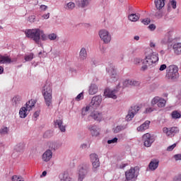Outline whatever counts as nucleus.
<instances>
[{"label": "nucleus", "instance_id": "nucleus-1", "mask_svg": "<svg viewBox=\"0 0 181 181\" xmlns=\"http://www.w3.org/2000/svg\"><path fill=\"white\" fill-rule=\"evenodd\" d=\"M42 93L47 107H50L53 104V90H52L50 83H46L44 86Z\"/></svg>", "mask_w": 181, "mask_h": 181}, {"label": "nucleus", "instance_id": "nucleus-2", "mask_svg": "<svg viewBox=\"0 0 181 181\" xmlns=\"http://www.w3.org/2000/svg\"><path fill=\"white\" fill-rule=\"evenodd\" d=\"M165 78L168 80L175 81L179 78V68L176 65H170L166 69Z\"/></svg>", "mask_w": 181, "mask_h": 181}, {"label": "nucleus", "instance_id": "nucleus-3", "mask_svg": "<svg viewBox=\"0 0 181 181\" xmlns=\"http://www.w3.org/2000/svg\"><path fill=\"white\" fill-rule=\"evenodd\" d=\"M25 35L27 37L33 39V40H34V42H35L37 45H40V29L35 28L32 30H28L25 32Z\"/></svg>", "mask_w": 181, "mask_h": 181}, {"label": "nucleus", "instance_id": "nucleus-4", "mask_svg": "<svg viewBox=\"0 0 181 181\" xmlns=\"http://www.w3.org/2000/svg\"><path fill=\"white\" fill-rule=\"evenodd\" d=\"M139 175V168L134 167L125 172L126 180L135 181Z\"/></svg>", "mask_w": 181, "mask_h": 181}, {"label": "nucleus", "instance_id": "nucleus-5", "mask_svg": "<svg viewBox=\"0 0 181 181\" xmlns=\"http://www.w3.org/2000/svg\"><path fill=\"white\" fill-rule=\"evenodd\" d=\"M101 103H103V97L101 95H96L92 98L88 106L90 107V111H95V110L100 108Z\"/></svg>", "mask_w": 181, "mask_h": 181}, {"label": "nucleus", "instance_id": "nucleus-6", "mask_svg": "<svg viewBox=\"0 0 181 181\" xmlns=\"http://www.w3.org/2000/svg\"><path fill=\"white\" fill-rule=\"evenodd\" d=\"M159 62V55L156 53H151L146 55L143 61V64H148V66H152L155 63Z\"/></svg>", "mask_w": 181, "mask_h": 181}, {"label": "nucleus", "instance_id": "nucleus-7", "mask_svg": "<svg viewBox=\"0 0 181 181\" xmlns=\"http://www.w3.org/2000/svg\"><path fill=\"white\" fill-rule=\"evenodd\" d=\"M106 70L108 74H110L112 81H117V80H118V75H117V69H115V66H114L113 64H109L106 67Z\"/></svg>", "mask_w": 181, "mask_h": 181}, {"label": "nucleus", "instance_id": "nucleus-8", "mask_svg": "<svg viewBox=\"0 0 181 181\" xmlns=\"http://www.w3.org/2000/svg\"><path fill=\"white\" fill-rule=\"evenodd\" d=\"M158 105L159 108H163L166 105V100L159 96H156L151 100V105Z\"/></svg>", "mask_w": 181, "mask_h": 181}, {"label": "nucleus", "instance_id": "nucleus-9", "mask_svg": "<svg viewBox=\"0 0 181 181\" xmlns=\"http://www.w3.org/2000/svg\"><path fill=\"white\" fill-rule=\"evenodd\" d=\"M141 110V107L138 105L132 106L131 108L129 110L128 115L126 116V119L127 121H132V118L135 117L136 114L138 113V111Z\"/></svg>", "mask_w": 181, "mask_h": 181}, {"label": "nucleus", "instance_id": "nucleus-10", "mask_svg": "<svg viewBox=\"0 0 181 181\" xmlns=\"http://www.w3.org/2000/svg\"><path fill=\"white\" fill-rule=\"evenodd\" d=\"M99 36L104 43L107 44L111 42V35H110L107 30H100L99 31Z\"/></svg>", "mask_w": 181, "mask_h": 181}, {"label": "nucleus", "instance_id": "nucleus-11", "mask_svg": "<svg viewBox=\"0 0 181 181\" xmlns=\"http://www.w3.org/2000/svg\"><path fill=\"white\" fill-rule=\"evenodd\" d=\"M163 132L167 135V136H175L176 134H179V128L176 127H163Z\"/></svg>", "mask_w": 181, "mask_h": 181}, {"label": "nucleus", "instance_id": "nucleus-12", "mask_svg": "<svg viewBox=\"0 0 181 181\" xmlns=\"http://www.w3.org/2000/svg\"><path fill=\"white\" fill-rule=\"evenodd\" d=\"M90 162H92L93 165V170L95 172L98 168H100V158H98V156L95 153H91L90 155Z\"/></svg>", "mask_w": 181, "mask_h": 181}, {"label": "nucleus", "instance_id": "nucleus-13", "mask_svg": "<svg viewBox=\"0 0 181 181\" xmlns=\"http://www.w3.org/2000/svg\"><path fill=\"white\" fill-rule=\"evenodd\" d=\"M143 141L144 142V146L149 148V146L153 144L154 140L153 138H152V136H151V134L147 133L143 135Z\"/></svg>", "mask_w": 181, "mask_h": 181}, {"label": "nucleus", "instance_id": "nucleus-14", "mask_svg": "<svg viewBox=\"0 0 181 181\" xmlns=\"http://www.w3.org/2000/svg\"><path fill=\"white\" fill-rule=\"evenodd\" d=\"M88 173V168L87 167H81L78 170V181L84 180V177H86V175Z\"/></svg>", "mask_w": 181, "mask_h": 181}, {"label": "nucleus", "instance_id": "nucleus-15", "mask_svg": "<svg viewBox=\"0 0 181 181\" xmlns=\"http://www.w3.org/2000/svg\"><path fill=\"white\" fill-rule=\"evenodd\" d=\"M92 136H98L100 135V131H98V127L96 125L92 124L88 127Z\"/></svg>", "mask_w": 181, "mask_h": 181}, {"label": "nucleus", "instance_id": "nucleus-16", "mask_svg": "<svg viewBox=\"0 0 181 181\" xmlns=\"http://www.w3.org/2000/svg\"><path fill=\"white\" fill-rule=\"evenodd\" d=\"M52 156L53 153L52 152V150L48 149L42 154V160H44V162H49Z\"/></svg>", "mask_w": 181, "mask_h": 181}, {"label": "nucleus", "instance_id": "nucleus-17", "mask_svg": "<svg viewBox=\"0 0 181 181\" xmlns=\"http://www.w3.org/2000/svg\"><path fill=\"white\" fill-rule=\"evenodd\" d=\"M158 166H159V160L158 159L151 160L148 164V168L150 170H156V169H158Z\"/></svg>", "mask_w": 181, "mask_h": 181}, {"label": "nucleus", "instance_id": "nucleus-18", "mask_svg": "<svg viewBox=\"0 0 181 181\" xmlns=\"http://www.w3.org/2000/svg\"><path fill=\"white\" fill-rule=\"evenodd\" d=\"M117 90H111L110 89H105V95L108 98H113V100H117V95H115Z\"/></svg>", "mask_w": 181, "mask_h": 181}, {"label": "nucleus", "instance_id": "nucleus-19", "mask_svg": "<svg viewBox=\"0 0 181 181\" xmlns=\"http://www.w3.org/2000/svg\"><path fill=\"white\" fill-rule=\"evenodd\" d=\"M173 50L174 52V54L176 56H179L181 54V42H176L173 45Z\"/></svg>", "mask_w": 181, "mask_h": 181}, {"label": "nucleus", "instance_id": "nucleus-20", "mask_svg": "<svg viewBox=\"0 0 181 181\" xmlns=\"http://www.w3.org/2000/svg\"><path fill=\"white\" fill-rule=\"evenodd\" d=\"M54 125L57 128H59V129H60L61 132H66V126L63 125V120L57 119L54 122Z\"/></svg>", "mask_w": 181, "mask_h": 181}, {"label": "nucleus", "instance_id": "nucleus-21", "mask_svg": "<svg viewBox=\"0 0 181 181\" xmlns=\"http://www.w3.org/2000/svg\"><path fill=\"white\" fill-rule=\"evenodd\" d=\"M47 146L49 148V149H51V151H56L57 149L59 148L60 144H59L57 142L49 141L47 143Z\"/></svg>", "mask_w": 181, "mask_h": 181}, {"label": "nucleus", "instance_id": "nucleus-22", "mask_svg": "<svg viewBox=\"0 0 181 181\" xmlns=\"http://www.w3.org/2000/svg\"><path fill=\"white\" fill-rule=\"evenodd\" d=\"M60 181H74L73 178L70 177L69 173L64 172L63 174L59 175Z\"/></svg>", "mask_w": 181, "mask_h": 181}, {"label": "nucleus", "instance_id": "nucleus-23", "mask_svg": "<svg viewBox=\"0 0 181 181\" xmlns=\"http://www.w3.org/2000/svg\"><path fill=\"white\" fill-rule=\"evenodd\" d=\"M149 124H151V122L148 120H146L140 127H137V131H139V132H142L146 129H148V128H149Z\"/></svg>", "mask_w": 181, "mask_h": 181}, {"label": "nucleus", "instance_id": "nucleus-24", "mask_svg": "<svg viewBox=\"0 0 181 181\" xmlns=\"http://www.w3.org/2000/svg\"><path fill=\"white\" fill-rule=\"evenodd\" d=\"M139 84V82L136 81H131V80H126L123 81V88H125V87H128V86H138Z\"/></svg>", "mask_w": 181, "mask_h": 181}, {"label": "nucleus", "instance_id": "nucleus-25", "mask_svg": "<svg viewBox=\"0 0 181 181\" xmlns=\"http://www.w3.org/2000/svg\"><path fill=\"white\" fill-rule=\"evenodd\" d=\"M29 110L25 107H23L19 110V115L21 118H26L28 117V112Z\"/></svg>", "mask_w": 181, "mask_h": 181}, {"label": "nucleus", "instance_id": "nucleus-26", "mask_svg": "<svg viewBox=\"0 0 181 181\" xmlns=\"http://www.w3.org/2000/svg\"><path fill=\"white\" fill-rule=\"evenodd\" d=\"M76 5L81 8H85L88 5V0H75Z\"/></svg>", "mask_w": 181, "mask_h": 181}, {"label": "nucleus", "instance_id": "nucleus-27", "mask_svg": "<svg viewBox=\"0 0 181 181\" xmlns=\"http://www.w3.org/2000/svg\"><path fill=\"white\" fill-rule=\"evenodd\" d=\"M128 18L129 21H131V22H137V21H139L140 16L139 14L132 13L129 15Z\"/></svg>", "mask_w": 181, "mask_h": 181}, {"label": "nucleus", "instance_id": "nucleus-28", "mask_svg": "<svg viewBox=\"0 0 181 181\" xmlns=\"http://www.w3.org/2000/svg\"><path fill=\"white\" fill-rule=\"evenodd\" d=\"M35 104H36V102L33 100H30L26 103L25 107L28 110V112L35 107Z\"/></svg>", "mask_w": 181, "mask_h": 181}, {"label": "nucleus", "instance_id": "nucleus-29", "mask_svg": "<svg viewBox=\"0 0 181 181\" xmlns=\"http://www.w3.org/2000/svg\"><path fill=\"white\" fill-rule=\"evenodd\" d=\"M79 57L81 60H86V59H87V49H86V48L81 49Z\"/></svg>", "mask_w": 181, "mask_h": 181}, {"label": "nucleus", "instance_id": "nucleus-30", "mask_svg": "<svg viewBox=\"0 0 181 181\" xmlns=\"http://www.w3.org/2000/svg\"><path fill=\"white\" fill-rule=\"evenodd\" d=\"M90 117H92V118L96 121H101V118H103L101 113H98V112H92Z\"/></svg>", "mask_w": 181, "mask_h": 181}, {"label": "nucleus", "instance_id": "nucleus-31", "mask_svg": "<svg viewBox=\"0 0 181 181\" xmlns=\"http://www.w3.org/2000/svg\"><path fill=\"white\" fill-rule=\"evenodd\" d=\"M155 4L157 9H162L165 6V0H155Z\"/></svg>", "mask_w": 181, "mask_h": 181}, {"label": "nucleus", "instance_id": "nucleus-32", "mask_svg": "<svg viewBox=\"0 0 181 181\" xmlns=\"http://www.w3.org/2000/svg\"><path fill=\"white\" fill-rule=\"evenodd\" d=\"M12 60L9 58V57H4L0 55V64H8L11 63Z\"/></svg>", "mask_w": 181, "mask_h": 181}, {"label": "nucleus", "instance_id": "nucleus-33", "mask_svg": "<svg viewBox=\"0 0 181 181\" xmlns=\"http://www.w3.org/2000/svg\"><path fill=\"white\" fill-rule=\"evenodd\" d=\"M98 91V88L95 85H91L89 88V94L90 95H94V94H97Z\"/></svg>", "mask_w": 181, "mask_h": 181}, {"label": "nucleus", "instance_id": "nucleus-34", "mask_svg": "<svg viewBox=\"0 0 181 181\" xmlns=\"http://www.w3.org/2000/svg\"><path fill=\"white\" fill-rule=\"evenodd\" d=\"M173 119H179L181 117V114L177 110H174L171 113Z\"/></svg>", "mask_w": 181, "mask_h": 181}, {"label": "nucleus", "instance_id": "nucleus-35", "mask_svg": "<svg viewBox=\"0 0 181 181\" xmlns=\"http://www.w3.org/2000/svg\"><path fill=\"white\" fill-rule=\"evenodd\" d=\"M22 100V98L19 95H16L12 99V103L13 105H18V104H19V103H21Z\"/></svg>", "mask_w": 181, "mask_h": 181}, {"label": "nucleus", "instance_id": "nucleus-36", "mask_svg": "<svg viewBox=\"0 0 181 181\" xmlns=\"http://www.w3.org/2000/svg\"><path fill=\"white\" fill-rule=\"evenodd\" d=\"M124 126H117L115 129H113L114 134H118L119 132H121V131H124L125 129Z\"/></svg>", "mask_w": 181, "mask_h": 181}, {"label": "nucleus", "instance_id": "nucleus-37", "mask_svg": "<svg viewBox=\"0 0 181 181\" xmlns=\"http://www.w3.org/2000/svg\"><path fill=\"white\" fill-rule=\"evenodd\" d=\"M23 148H25L23 144H19L16 146L15 151H16V152H22V151H23Z\"/></svg>", "mask_w": 181, "mask_h": 181}, {"label": "nucleus", "instance_id": "nucleus-38", "mask_svg": "<svg viewBox=\"0 0 181 181\" xmlns=\"http://www.w3.org/2000/svg\"><path fill=\"white\" fill-rule=\"evenodd\" d=\"M74 8H76V4L71 1L68 3L65 6V9H69V10L74 9Z\"/></svg>", "mask_w": 181, "mask_h": 181}, {"label": "nucleus", "instance_id": "nucleus-39", "mask_svg": "<svg viewBox=\"0 0 181 181\" xmlns=\"http://www.w3.org/2000/svg\"><path fill=\"white\" fill-rule=\"evenodd\" d=\"M88 111H91V109L88 106H86L85 108L82 109V115L83 117L87 115L88 114Z\"/></svg>", "mask_w": 181, "mask_h": 181}, {"label": "nucleus", "instance_id": "nucleus-40", "mask_svg": "<svg viewBox=\"0 0 181 181\" xmlns=\"http://www.w3.org/2000/svg\"><path fill=\"white\" fill-rule=\"evenodd\" d=\"M13 181H25V179L22 176L13 175L12 177Z\"/></svg>", "mask_w": 181, "mask_h": 181}, {"label": "nucleus", "instance_id": "nucleus-41", "mask_svg": "<svg viewBox=\"0 0 181 181\" xmlns=\"http://www.w3.org/2000/svg\"><path fill=\"white\" fill-rule=\"evenodd\" d=\"M9 129H8V127H4L0 130V134L1 135H6V134H8Z\"/></svg>", "mask_w": 181, "mask_h": 181}, {"label": "nucleus", "instance_id": "nucleus-42", "mask_svg": "<svg viewBox=\"0 0 181 181\" xmlns=\"http://www.w3.org/2000/svg\"><path fill=\"white\" fill-rule=\"evenodd\" d=\"M48 38L49 40H56V39H57V35L55 33H51L48 35Z\"/></svg>", "mask_w": 181, "mask_h": 181}, {"label": "nucleus", "instance_id": "nucleus-43", "mask_svg": "<svg viewBox=\"0 0 181 181\" xmlns=\"http://www.w3.org/2000/svg\"><path fill=\"white\" fill-rule=\"evenodd\" d=\"M33 54L32 53L25 57V62H30V60H33Z\"/></svg>", "mask_w": 181, "mask_h": 181}, {"label": "nucleus", "instance_id": "nucleus-44", "mask_svg": "<svg viewBox=\"0 0 181 181\" xmlns=\"http://www.w3.org/2000/svg\"><path fill=\"white\" fill-rule=\"evenodd\" d=\"M117 142H118V138L117 137L107 141V144H109V145H111V144H117Z\"/></svg>", "mask_w": 181, "mask_h": 181}, {"label": "nucleus", "instance_id": "nucleus-45", "mask_svg": "<svg viewBox=\"0 0 181 181\" xmlns=\"http://www.w3.org/2000/svg\"><path fill=\"white\" fill-rule=\"evenodd\" d=\"M83 98H84V95H83V93H81L76 97V101H81Z\"/></svg>", "mask_w": 181, "mask_h": 181}, {"label": "nucleus", "instance_id": "nucleus-46", "mask_svg": "<svg viewBox=\"0 0 181 181\" xmlns=\"http://www.w3.org/2000/svg\"><path fill=\"white\" fill-rule=\"evenodd\" d=\"M40 36H41L42 40H46V39H47L46 34H45V33L42 30H40Z\"/></svg>", "mask_w": 181, "mask_h": 181}, {"label": "nucleus", "instance_id": "nucleus-47", "mask_svg": "<svg viewBox=\"0 0 181 181\" xmlns=\"http://www.w3.org/2000/svg\"><path fill=\"white\" fill-rule=\"evenodd\" d=\"M141 23H144V25H149L151 23V19L149 18H144L141 21Z\"/></svg>", "mask_w": 181, "mask_h": 181}, {"label": "nucleus", "instance_id": "nucleus-48", "mask_svg": "<svg viewBox=\"0 0 181 181\" xmlns=\"http://www.w3.org/2000/svg\"><path fill=\"white\" fill-rule=\"evenodd\" d=\"M175 148H176V144H173V145H171V146H169L167 148V151H168V152H171V151H172L173 149H175Z\"/></svg>", "mask_w": 181, "mask_h": 181}, {"label": "nucleus", "instance_id": "nucleus-49", "mask_svg": "<svg viewBox=\"0 0 181 181\" xmlns=\"http://www.w3.org/2000/svg\"><path fill=\"white\" fill-rule=\"evenodd\" d=\"M47 6H46V5H41L40 6V11L41 12H45V11H47Z\"/></svg>", "mask_w": 181, "mask_h": 181}, {"label": "nucleus", "instance_id": "nucleus-50", "mask_svg": "<svg viewBox=\"0 0 181 181\" xmlns=\"http://www.w3.org/2000/svg\"><path fill=\"white\" fill-rule=\"evenodd\" d=\"M176 4H177L176 1H175V0H173L170 1V5H171L173 9H176Z\"/></svg>", "mask_w": 181, "mask_h": 181}, {"label": "nucleus", "instance_id": "nucleus-51", "mask_svg": "<svg viewBox=\"0 0 181 181\" xmlns=\"http://www.w3.org/2000/svg\"><path fill=\"white\" fill-rule=\"evenodd\" d=\"M149 66L150 65L144 64V66H141V71H145V70H148V67H149Z\"/></svg>", "mask_w": 181, "mask_h": 181}, {"label": "nucleus", "instance_id": "nucleus-52", "mask_svg": "<svg viewBox=\"0 0 181 181\" xmlns=\"http://www.w3.org/2000/svg\"><path fill=\"white\" fill-rule=\"evenodd\" d=\"M166 69H167L166 64H162L160 65L159 70L160 71H163V70H166Z\"/></svg>", "mask_w": 181, "mask_h": 181}, {"label": "nucleus", "instance_id": "nucleus-53", "mask_svg": "<svg viewBox=\"0 0 181 181\" xmlns=\"http://www.w3.org/2000/svg\"><path fill=\"white\" fill-rule=\"evenodd\" d=\"M173 180L174 181H181V174L175 176L174 178H173Z\"/></svg>", "mask_w": 181, "mask_h": 181}, {"label": "nucleus", "instance_id": "nucleus-54", "mask_svg": "<svg viewBox=\"0 0 181 181\" xmlns=\"http://www.w3.org/2000/svg\"><path fill=\"white\" fill-rule=\"evenodd\" d=\"M148 29H150V30H155L156 29V25H155V24H151L148 26Z\"/></svg>", "mask_w": 181, "mask_h": 181}, {"label": "nucleus", "instance_id": "nucleus-55", "mask_svg": "<svg viewBox=\"0 0 181 181\" xmlns=\"http://www.w3.org/2000/svg\"><path fill=\"white\" fill-rule=\"evenodd\" d=\"M174 158L175 160H181V154H175Z\"/></svg>", "mask_w": 181, "mask_h": 181}, {"label": "nucleus", "instance_id": "nucleus-56", "mask_svg": "<svg viewBox=\"0 0 181 181\" xmlns=\"http://www.w3.org/2000/svg\"><path fill=\"white\" fill-rule=\"evenodd\" d=\"M142 62V59H139V58H136L134 59V63L135 64H139V63Z\"/></svg>", "mask_w": 181, "mask_h": 181}, {"label": "nucleus", "instance_id": "nucleus-57", "mask_svg": "<svg viewBox=\"0 0 181 181\" xmlns=\"http://www.w3.org/2000/svg\"><path fill=\"white\" fill-rule=\"evenodd\" d=\"M30 22H35V16H31L28 18Z\"/></svg>", "mask_w": 181, "mask_h": 181}, {"label": "nucleus", "instance_id": "nucleus-58", "mask_svg": "<svg viewBox=\"0 0 181 181\" xmlns=\"http://www.w3.org/2000/svg\"><path fill=\"white\" fill-rule=\"evenodd\" d=\"M42 18H44V19H49V18H50V13H47V14H45L42 16Z\"/></svg>", "mask_w": 181, "mask_h": 181}, {"label": "nucleus", "instance_id": "nucleus-59", "mask_svg": "<svg viewBox=\"0 0 181 181\" xmlns=\"http://www.w3.org/2000/svg\"><path fill=\"white\" fill-rule=\"evenodd\" d=\"M126 166H128L127 163H123L119 165V169H124V168H126Z\"/></svg>", "mask_w": 181, "mask_h": 181}, {"label": "nucleus", "instance_id": "nucleus-60", "mask_svg": "<svg viewBox=\"0 0 181 181\" xmlns=\"http://www.w3.org/2000/svg\"><path fill=\"white\" fill-rule=\"evenodd\" d=\"M152 111H153V109L152 107H148L146 109V112H152Z\"/></svg>", "mask_w": 181, "mask_h": 181}, {"label": "nucleus", "instance_id": "nucleus-61", "mask_svg": "<svg viewBox=\"0 0 181 181\" xmlns=\"http://www.w3.org/2000/svg\"><path fill=\"white\" fill-rule=\"evenodd\" d=\"M39 112L38 111H37V112H35V113H34V115H33V117L35 118V119H36V118H37V117H39Z\"/></svg>", "mask_w": 181, "mask_h": 181}, {"label": "nucleus", "instance_id": "nucleus-62", "mask_svg": "<svg viewBox=\"0 0 181 181\" xmlns=\"http://www.w3.org/2000/svg\"><path fill=\"white\" fill-rule=\"evenodd\" d=\"M150 47H156L155 42H150Z\"/></svg>", "mask_w": 181, "mask_h": 181}, {"label": "nucleus", "instance_id": "nucleus-63", "mask_svg": "<svg viewBox=\"0 0 181 181\" xmlns=\"http://www.w3.org/2000/svg\"><path fill=\"white\" fill-rule=\"evenodd\" d=\"M168 42H169V40H163L161 41V43H163L165 45V44L168 43Z\"/></svg>", "mask_w": 181, "mask_h": 181}, {"label": "nucleus", "instance_id": "nucleus-64", "mask_svg": "<svg viewBox=\"0 0 181 181\" xmlns=\"http://www.w3.org/2000/svg\"><path fill=\"white\" fill-rule=\"evenodd\" d=\"M4 73V67L0 66V74H2Z\"/></svg>", "mask_w": 181, "mask_h": 181}]
</instances>
